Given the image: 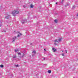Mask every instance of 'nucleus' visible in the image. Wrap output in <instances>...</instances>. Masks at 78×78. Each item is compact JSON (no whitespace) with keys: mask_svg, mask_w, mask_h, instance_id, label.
Instances as JSON below:
<instances>
[{"mask_svg":"<svg viewBox=\"0 0 78 78\" xmlns=\"http://www.w3.org/2000/svg\"><path fill=\"white\" fill-rule=\"evenodd\" d=\"M19 11L18 10H16L13 11L12 13V14L13 16H16V14H19Z\"/></svg>","mask_w":78,"mask_h":78,"instance_id":"nucleus-1","label":"nucleus"},{"mask_svg":"<svg viewBox=\"0 0 78 78\" xmlns=\"http://www.w3.org/2000/svg\"><path fill=\"white\" fill-rule=\"evenodd\" d=\"M18 55L19 56V57H20V58H23V57L24 56L25 54L24 53H19Z\"/></svg>","mask_w":78,"mask_h":78,"instance_id":"nucleus-2","label":"nucleus"},{"mask_svg":"<svg viewBox=\"0 0 78 78\" xmlns=\"http://www.w3.org/2000/svg\"><path fill=\"white\" fill-rule=\"evenodd\" d=\"M5 19H9V18H10V15H9V14H8V13H6L5 14Z\"/></svg>","mask_w":78,"mask_h":78,"instance_id":"nucleus-3","label":"nucleus"},{"mask_svg":"<svg viewBox=\"0 0 78 78\" xmlns=\"http://www.w3.org/2000/svg\"><path fill=\"white\" fill-rule=\"evenodd\" d=\"M54 42H55V43H54L55 45H57V44L59 43L58 41L57 40H55L54 41Z\"/></svg>","mask_w":78,"mask_h":78,"instance_id":"nucleus-4","label":"nucleus"},{"mask_svg":"<svg viewBox=\"0 0 78 78\" xmlns=\"http://www.w3.org/2000/svg\"><path fill=\"white\" fill-rule=\"evenodd\" d=\"M16 39V37L15 36L12 38V42H14Z\"/></svg>","mask_w":78,"mask_h":78,"instance_id":"nucleus-5","label":"nucleus"},{"mask_svg":"<svg viewBox=\"0 0 78 78\" xmlns=\"http://www.w3.org/2000/svg\"><path fill=\"white\" fill-rule=\"evenodd\" d=\"M20 35H22V34H21L19 32H18V36H17L18 37H20Z\"/></svg>","mask_w":78,"mask_h":78,"instance_id":"nucleus-6","label":"nucleus"},{"mask_svg":"<svg viewBox=\"0 0 78 78\" xmlns=\"http://www.w3.org/2000/svg\"><path fill=\"white\" fill-rule=\"evenodd\" d=\"M52 51L53 52H55V51H56V49L55 48H52Z\"/></svg>","mask_w":78,"mask_h":78,"instance_id":"nucleus-7","label":"nucleus"},{"mask_svg":"<svg viewBox=\"0 0 78 78\" xmlns=\"http://www.w3.org/2000/svg\"><path fill=\"white\" fill-rule=\"evenodd\" d=\"M17 51H19V49H16L15 50V53H16L17 52Z\"/></svg>","mask_w":78,"mask_h":78,"instance_id":"nucleus-8","label":"nucleus"},{"mask_svg":"<svg viewBox=\"0 0 78 78\" xmlns=\"http://www.w3.org/2000/svg\"><path fill=\"white\" fill-rule=\"evenodd\" d=\"M30 7L31 8H33L34 7V5L32 4H31L30 5Z\"/></svg>","mask_w":78,"mask_h":78,"instance_id":"nucleus-9","label":"nucleus"},{"mask_svg":"<svg viewBox=\"0 0 78 78\" xmlns=\"http://www.w3.org/2000/svg\"><path fill=\"white\" fill-rule=\"evenodd\" d=\"M62 38H61L59 39L58 41L59 42H61V41H62Z\"/></svg>","mask_w":78,"mask_h":78,"instance_id":"nucleus-10","label":"nucleus"},{"mask_svg":"<svg viewBox=\"0 0 78 78\" xmlns=\"http://www.w3.org/2000/svg\"><path fill=\"white\" fill-rule=\"evenodd\" d=\"M55 22L56 23H58V20H54Z\"/></svg>","mask_w":78,"mask_h":78,"instance_id":"nucleus-11","label":"nucleus"},{"mask_svg":"<svg viewBox=\"0 0 78 78\" xmlns=\"http://www.w3.org/2000/svg\"><path fill=\"white\" fill-rule=\"evenodd\" d=\"M33 54H36V51H33V52H32Z\"/></svg>","mask_w":78,"mask_h":78,"instance_id":"nucleus-12","label":"nucleus"},{"mask_svg":"<svg viewBox=\"0 0 78 78\" xmlns=\"http://www.w3.org/2000/svg\"><path fill=\"white\" fill-rule=\"evenodd\" d=\"M0 67H1V68H3V65H0Z\"/></svg>","mask_w":78,"mask_h":78,"instance_id":"nucleus-13","label":"nucleus"},{"mask_svg":"<svg viewBox=\"0 0 78 78\" xmlns=\"http://www.w3.org/2000/svg\"><path fill=\"white\" fill-rule=\"evenodd\" d=\"M16 58V55H14V56L13 57V58Z\"/></svg>","mask_w":78,"mask_h":78,"instance_id":"nucleus-14","label":"nucleus"},{"mask_svg":"<svg viewBox=\"0 0 78 78\" xmlns=\"http://www.w3.org/2000/svg\"><path fill=\"white\" fill-rule=\"evenodd\" d=\"M48 73H51V70H48Z\"/></svg>","mask_w":78,"mask_h":78,"instance_id":"nucleus-15","label":"nucleus"},{"mask_svg":"<svg viewBox=\"0 0 78 78\" xmlns=\"http://www.w3.org/2000/svg\"><path fill=\"white\" fill-rule=\"evenodd\" d=\"M75 8V6L73 5V6L72 9H74Z\"/></svg>","mask_w":78,"mask_h":78,"instance_id":"nucleus-16","label":"nucleus"},{"mask_svg":"<svg viewBox=\"0 0 78 78\" xmlns=\"http://www.w3.org/2000/svg\"><path fill=\"white\" fill-rule=\"evenodd\" d=\"M62 56H64V54L63 53L62 54Z\"/></svg>","mask_w":78,"mask_h":78,"instance_id":"nucleus-17","label":"nucleus"},{"mask_svg":"<svg viewBox=\"0 0 78 78\" xmlns=\"http://www.w3.org/2000/svg\"><path fill=\"white\" fill-rule=\"evenodd\" d=\"M21 22H22V23H24L25 21H22Z\"/></svg>","mask_w":78,"mask_h":78,"instance_id":"nucleus-18","label":"nucleus"},{"mask_svg":"<svg viewBox=\"0 0 78 78\" xmlns=\"http://www.w3.org/2000/svg\"><path fill=\"white\" fill-rule=\"evenodd\" d=\"M64 2V0H62L61 1V3H63V2Z\"/></svg>","mask_w":78,"mask_h":78,"instance_id":"nucleus-19","label":"nucleus"},{"mask_svg":"<svg viewBox=\"0 0 78 78\" xmlns=\"http://www.w3.org/2000/svg\"><path fill=\"white\" fill-rule=\"evenodd\" d=\"M15 66H16V67H19V65H16Z\"/></svg>","mask_w":78,"mask_h":78,"instance_id":"nucleus-20","label":"nucleus"},{"mask_svg":"<svg viewBox=\"0 0 78 78\" xmlns=\"http://www.w3.org/2000/svg\"><path fill=\"white\" fill-rule=\"evenodd\" d=\"M23 8H25V7H26V6L25 5H24L23 6Z\"/></svg>","mask_w":78,"mask_h":78,"instance_id":"nucleus-21","label":"nucleus"},{"mask_svg":"<svg viewBox=\"0 0 78 78\" xmlns=\"http://www.w3.org/2000/svg\"><path fill=\"white\" fill-rule=\"evenodd\" d=\"M65 51H66V53H67V51L66 50Z\"/></svg>","mask_w":78,"mask_h":78,"instance_id":"nucleus-22","label":"nucleus"},{"mask_svg":"<svg viewBox=\"0 0 78 78\" xmlns=\"http://www.w3.org/2000/svg\"><path fill=\"white\" fill-rule=\"evenodd\" d=\"M44 51H46V49L45 48L44 49Z\"/></svg>","mask_w":78,"mask_h":78,"instance_id":"nucleus-23","label":"nucleus"},{"mask_svg":"<svg viewBox=\"0 0 78 78\" xmlns=\"http://www.w3.org/2000/svg\"><path fill=\"white\" fill-rule=\"evenodd\" d=\"M2 26V25L0 24V27Z\"/></svg>","mask_w":78,"mask_h":78,"instance_id":"nucleus-24","label":"nucleus"},{"mask_svg":"<svg viewBox=\"0 0 78 78\" xmlns=\"http://www.w3.org/2000/svg\"><path fill=\"white\" fill-rule=\"evenodd\" d=\"M77 16L78 17V13L77 15Z\"/></svg>","mask_w":78,"mask_h":78,"instance_id":"nucleus-25","label":"nucleus"},{"mask_svg":"<svg viewBox=\"0 0 78 78\" xmlns=\"http://www.w3.org/2000/svg\"><path fill=\"white\" fill-rule=\"evenodd\" d=\"M4 32H5H5H6V30H5L4 31Z\"/></svg>","mask_w":78,"mask_h":78,"instance_id":"nucleus-26","label":"nucleus"},{"mask_svg":"<svg viewBox=\"0 0 78 78\" xmlns=\"http://www.w3.org/2000/svg\"><path fill=\"white\" fill-rule=\"evenodd\" d=\"M45 59V58H44V59Z\"/></svg>","mask_w":78,"mask_h":78,"instance_id":"nucleus-27","label":"nucleus"},{"mask_svg":"<svg viewBox=\"0 0 78 78\" xmlns=\"http://www.w3.org/2000/svg\"><path fill=\"white\" fill-rule=\"evenodd\" d=\"M58 3L56 2V4H57Z\"/></svg>","mask_w":78,"mask_h":78,"instance_id":"nucleus-28","label":"nucleus"},{"mask_svg":"<svg viewBox=\"0 0 78 78\" xmlns=\"http://www.w3.org/2000/svg\"><path fill=\"white\" fill-rule=\"evenodd\" d=\"M62 52H63V51H62Z\"/></svg>","mask_w":78,"mask_h":78,"instance_id":"nucleus-29","label":"nucleus"},{"mask_svg":"<svg viewBox=\"0 0 78 78\" xmlns=\"http://www.w3.org/2000/svg\"><path fill=\"white\" fill-rule=\"evenodd\" d=\"M25 21H26V20H25Z\"/></svg>","mask_w":78,"mask_h":78,"instance_id":"nucleus-30","label":"nucleus"},{"mask_svg":"<svg viewBox=\"0 0 78 78\" xmlns=\"http://www.w3.org/2000/svg\"><path fill=\"white\" fill-rule=\"evenodd\" d=\"M14 32H16V31H14Z\"/></svg>","mask_w":78,"mask_h":78,"instance_id":"nucleus-31","label":"nucleus"},{"mask_svg":"<svg viewBox=\"0 0 78 78\" xmlns=\"http://www.w3.org/2000/svg\"><path fill=\"white\" fill-rule=\"evenodd\" d=\"M32 56H33V55H32Z\"/></svg>","mask_w":78,"mask_h":78,"instance_id":"nucleus-32","label":"nucleus"}]
</instances>
